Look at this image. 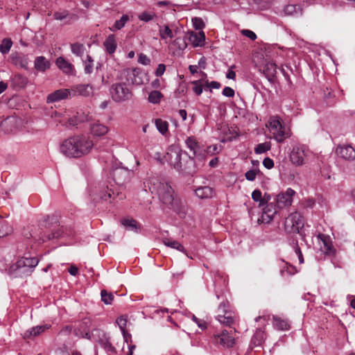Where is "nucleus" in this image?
Instances as JSON below:
<instances>
[{"label": "nucleus", "instance_id": "38", "mask_svg": "<svg viewBox=\"0 0 355 355\" xmlns=\"http://www.w3.org/2000/svg\"><path fill=\"white\" fill-rule=\"evenodd\" d=\"M163 96V94L159 91L154 90L148 94V100L150 103L158 104Z\"/></svg>", "mask_w": 355, "mask_h": 355}, {"label": "nucleus", "instance_id": "48", "mask_svg": "<svg viewBox=\"0 0 355 355\" xmlns=\"http://www.w3.org/2000/svg\"><path fill=\"white\" fill-rule=\"evenodd\" d=\"M116 323L119 327V328L122 332V334H125V327L127 324L126 318H125L124 316L119 317L116 320Z\"/></svg>", "mask_w": 355, "mask_h": 355}, {"label": "nucleus", "instance_id": "35", "mask_svg": "<svg viewBox=\"0 0 355 355\" xmlns=\"http://www.w3.org/2000/svg\"><path fill=\"white\" fill-rule=\"evenodd\" d=\"M71 53L76 55L77 57H83L85 51V46L84 44H80L79 42H75L70 44Z\"/></svg>", "mask_w": 355, "mask_h": 355}, {"label": "nucleus", "instance_id": "26", "mask_svg": "<svg viewBox=\"0 0 355 355\" xmlns=\"http://www.w3.org/2000/svg\"><path fill=\"white\" fill-rule=\"evenodd\" d=\"M187 147L189 149L190 153L188 155H191L193 159L198 157V151L200 150V145L193 137H188L185 140Z\"/></svg>", "mask_w": 355, "mask_h": 355}, {"label": "nucleus", "instance_id": "55", "mask_svg": "<svg viewBox=\"0 0 355 355\" xmlns=\"http://www.w3.org/2000/svg\"><path fill=\"white\" fill-rule=\"evenodd\" d=\"M223 94L227 97H234L235 92L234 90L230 87H225L223 90Z\"/></svg>", "mask_w": 355, "mask_h": 355}, {"label": "nucleus", "instance_id": "6", "mask_svg": "<svg viewBox=\"0 0 355 355\" xmlns=\"http://www.w3.org/2000/svg\"><path fill=\"white\" fill-rule=\"evenodd\" d=\"M90 196L94 201H109L115 198L114 185L108 182H100L92 189Z\"/></svg>", "mask_w": 355, "mask_h": 355}, {"label": "nucleus", "instance_id": "25", "mask_svg": "<svg viewBox=\"0 0 355 355\" xmlns=\"http://www.w3.org/2000/svg\"><path fill=\"white\" fill-rule=\"evenodd\" d=\"M90 133L94 137H100L106 135L109 130L108 128L100 122H94L90 125Z\"/></svg>", "mask_w": 355, "mask_h": 355}, {"label": "nucleus", "instance_id": "21", "mask_svg": "<svg viewBox=\"0 0 355 355\" xmlns=\"http://www.w3.org/2000/svg\"><path fill=\"white\" fill-rule=\"evenodd\" d=\"M72 96H89L93 94V87L89 84H79L71 89Z\"/></svg>", "mask_w": 355, "mask_h": 355}, {"label": "nucleus", "instance_id": "60", "mask_svg": "<svg viewBox=\"0 0 355 355\" xmlns=\"http://www.w3.org/2000/svg\"><path fill=\"white\" fill-rule=\"evenodd\" d=\"M191 83L193 85L192 89L197 94L200 95V80H193Z\"/></svg>", "mask_w": 355, "mask_h": 355}, {"label": "nucleus", "instance_id": "7", "mask_svg": "<svg viewBox=\"0 0 355 355\" xmlns=\"http://www.w3.org/2000/svg\"><path fill=\"white\" fill-rule=\"evenodd\" d=\"M201 330H208L209 334H212L211 339L216 344L227 347H231L234 344V339L230 336V333L227 330H223L220 334H218L212 325L206 321L201 320Z\"/></svg>", "mask_w": 355, "mask_h": 355}, {"label": "nucleus", "instance_id": "8", "mask_svg": "<svg viewBox=\"0 0 355 355\" xmlns=\"http://www.w3.org/2000/svg\"><path fill=\"white\" fill-rule=\"evenodd\" d=\"M217 320L220 324L229 327H232L236 321V315L230 309V303L226 299L219 304Z\"/></svg>", "mask_w": 355, "mask_h": 355}, {"label": "nucleus", "instance_id": "39", "mask_svg": "<svg viewBox=\"0 0 355 355\" xmlns=\"http://www.w3.org/2000/svg\"><path fill=\"white\" fill-rule=\"evenodd\" d=\"M12 46V42L10 38H5L0 44V52L2 54H7Z\"/></svg>", "mask_w": 355, "mask_h": 355}, {"label": "nucleus", "instance_id": "24", "mask_svg": "<svg viewBox=\"0 0 355 355\" xmlns=\"http://www.w3.org/2000/svg\"><path fill=\"white\" fill-rule=\"evenodd\" d=\"M10 83L12 88L15 89H19L24 88L27 85L28 79L24 75L17 73L11 76Z\"/></svg>", "mask_w": 355, "mask_h": 355}, {"label": "nucleus", "instance_id": "4", "mask_svg": "<svg viewBox=\"0 0 355 355\" xmlns=\"http://www.w3.org/2000/svg\"><path fill=\"white\" fill-rule=\"evenodd\" d=\"M38 263L37 257H21L10 267L9 274L13 277L30 276Z\"/></svg>", "mask_w": 355, "mask_h": 355}, {"label": "nucleus", "instance_id": "53", "mask_svg": "<svg viewBox=\"0 0 355 355\" xmlns=\"http://www.w3.org/2000/svg\"><path fill=\"white\" fill-rule=\"evenodd\" d=\"M241 34L251 40L254 41L257 39V35L252 31L248 29H243L241 31Z\"/></svg>", "mask_w": 355, "mask_h": 355}, {"label": "nucleus", "instance_id": "18", "mask_svg": "<svg viewBox=\"0 0 355 355\" xmlns=\"http://www.w3.org/2000/svg\"><path fill=\"white\" fill-rule=\"evenodd\" d=\"M70 95H71V89H60L49 94L46 98V102L48 103L58 102L67 98Z\"/></svg>", "mask_w": 355, "mask_h": 355}, {"label": "nucleus", "instance_id": "33", "mask_svg": "<svg viewBox=\"0 0 355 355\" xmlns=\"http://www.w3.org/2000/svg\"><path fill=\"white\" fill-rule=\"evenodd\" d=\"M130 17L128 15H123L121 17L116 20L114 24L110 28V30L112 32H115L116 31L122 29L125 24L129 21Z\"/></svg>", "mask_w": 355, "mask_h": 355}, {"label": "nucleus", "instance_id": "31", "mask_svg": "<svg viewBox=\"0 0 355 355\" xmlns=\"http://www.w3.org/2000/svg\"><path fill=\"white\" fill-rule=\"evenodd\" d=\"M99 344L102 348H103L106 352L110 354L116 353V349L112 345L108 338L104 335V337L99 340Z\"/></svg>", "mask_w": 355, "mask_h": 355}, {"label": "nucleus", "instance_id": "44", "mask_svg": "<svg viewBox=\"0 0 355 355\" xmlns=\"http://www.w3.org/2000/svg\"><path fill=\"white\" fill-rule=\"evenodd\" d=\"M157 17V15L155 12H150L147 11H144L139 15L138 18L140 21L144 22H148L155 18Z\"/></svg>", "mask_w": 355, "mask_h": 355}, {"label": "nucleus", "instance_id": "28", "mask_svg": "<svg viewBox=\"0 0 355 355\" xmlns=\"http://www.w3.org/2000/svg\"><path fill=\"white\" fill-rule=\"evenodd\" d=\"M103 46L105 51L110 55H112L117 47L115 35L113 34L109 35L103 42Z\"/></svg>", "mask_w": 355, "mask_h": 355}, {"label": "nucleus", "instance_id": "12", "mask_svg": "<svg viewBox=\"0 0 355 355\" xmlns=\"http://www.w3.org/2000/svg\"><path fill=\"white\" fill-rule=\"evenodd\" d=\"M133 172L125 167H116L112 170V175L114 182L119 186H123L129 181Z\"/></svg>", "mask_w": 355, "mask_h": 355}, {"label": "nucleus", "instance_id": "61", "mask_svg": "<svg viewBox=\"0 0 355 355\" xmlns=\"http://www.w3.org/2000/svg\"><path fill=\"white\" fill-rule=\"evenodd\" d=\"M71 330L72 327L71 326L67 325L60 331L59 334L64 336H68L71 334Z\"/></svg>", "mask_w": 355, "mask_h": 355}, {"label": "nucleus", "instance_id": "34", "mask_svg": "<svg viewBox=\"0 0 355 355\" xmlns=\"http://www.w3.org/2000/svg\"><path fill=\"white\" fill-rule=\"evenodd\" d=\"M121 223L123 226L130 230L137 232L138 230L140 229V225L137 220L133 218H125L121 220Z\"/></svg>", "mask_w": 355, "mask_h": 355}, {"label": "nucleus", "instance_id": "2", "mask_svg": "<svg viewBox=\"0 0 355 355\" xmlns=\"http://www.w3.org/2000/svg\"><path fill=\"white\" fill-rule=\"evenodd\" d=\"M39 225L42 229L45 228L49 232H41L37 236H33L31 234V236L37 241L46 242L53 239H58L69 235L65 232V228L63 226H60L59 218L55 215L46 216L40 221Z\"/></svg>", "mask_w": 355, "mask_h": 355}, {"label": "nucleus", "instance_id": "11", "mask_svg": "<svg viewBox=\"0 0 355 355\" xmlns=\"http://www.w3.org/2000/svg\"><path fill=\"white\" fill-rule=\"evenodd\" d=\"M110 92L112 100L116 103L129 101L132 96L131 90L124 83H118L112 85Z\"/></svg>", "mask_w": 355, "mask_h": 355}, {"label": "nucleus", "instance_id": "54", "mask_svg": "<svg viewBox=\"0 0 355 355\" xmlns=\"http://www.w3.org/2000/svg\"><path fill=\"white\" fill-rule=\"evenodd\" d=\"M263 339H264V333L261 330L257 331L253 338V340H258V343L257 344L258 345H261V343L263 340ZM254 343H256V341H254Z\"/></svg>", "mask_w": 355, "mask_h": 355}, {"label": "nucleus", "instance_id": "5", "mask_svg": "<svg viewBox=\"0 0 355 355\" xmlns=\"http://www.w3.org/2000/svg\"><path fill=\"white\" fill-rule=\"evenodd\" d=\"M157 193L160 202L170 209H175L179 206V199L174 189L167 182H159L157 187Z\"/></svg>", "mask_w": 355, "mask_h": 355}, {"label": "nucleus", "instance_id": "58", "mask_svg": "<svg viewBox=\"0 0 355 355\" xmlns=\"http://www.w3.org/2000/svg\"><path fill=\"white\" fill-rule=\"evenodd\" d=\"M166 70V66L164 64H159L155 71V76L157 77L162 76Z\"/></svg>", "mask_w": 355, "mask_h": 355}, {"label": "nucleus", "instance_id": "64", "mask_svg": "<svg viewBox=\"0 0 355 355\" xmlns=\"http://www.w3.org/2000/svg\"><path fill=\"white\" fill-rule=\"evenodd\" d=\"M78 269L76 266H71L68 269L69 273L72 276H76L78 274Z\"/></svg>", "mask_w": 355, "mask_h": 355}, {"label": "nucleus", "instance_id": "37", "mask_svg": "<svg viewBox=\"0 0 355 355\" xmlns=\"http://www.w3.org/2000/svg\"><path fill=\"white\" fill-rule=\"evenodd\" d=\"M84 64V72L86 74H90L93 71L94 68V60L92 56L89 55H87L86 59L83 60Z\"/></svg>", "mask_w": 355, "mask_h": 355}, {"label": "nucleus", "instance_id": "29", "mask_svg": "<svg viewBox=\"0 0 355 355\" xmlns=\"http://www.w3.org/2000/svg\"><path fill=\"white\" fill-rule=\"evenodd\" d=\"M55 64L60 70L67 74L71 73L74 69L73 65L63 57L58 58L55 61Z\"/></svg>", "mask_w": 355, "mask_h": 355}, {"label": "nucleus", "instance_id": "23", "mask_svg": "<svg viewBox=\"0 0 355 355\" xmlns=\"http://www.w3.org/2000/svg\"><path fill=\"white\" fill-rule=\"evenodd\" d=\"M277 205L274 206L272 203L268 204L263 209L261 217V221L265 223H269L273 218L275 214L277 213Z\"/></svg>", "mask_w": 355, "mask_h": 355}, {"label": "nucleus", "instance_id": "57", "mask_svg": "<svg viewBox=\"0 0 355 355\" xmlns=\"http://www.w3.org/2000/svg\"><path fill=\"white\" fill-rule=\"evenodd\" d=\"M220 150V146L217 145H212L207 147V152L210 154L218 153Z\"/></svg>", "mask_w": 355, "mask_h": 355}, {"label": "nucleus", "instance_id": "62", "mask_svg": "<svg viewBox=\"0 0 355 355\" xmlns=\"http://www.w3.org/2000/svg\"><path fill=\"white\" fill-rule=\"evenodd\" d=\"M206 87L208 88L219 89L220 83L216 81H211V83H207Z\"/></svg>", "mask_w": 355, "mask_h": 355}, {"label": "nucleus", "instance_id": "30", "mask_svg": "<svg viewBox=\"0 0 355 355\" xmlns=\"http://www.w3.org/2000/svg\"><path fill=\"white\" fill-rule=\"evenodd\" d=\"M273 325L278 330L286 331L290 329L288 321L277 316L273 318Z\"/></svg>", "mask_w": 355, "mask_h": 355}, {"label": "nucleus", "instance_id": "13", "mask_svg": "<svg viewBox=\"0 0 355 355\" xmlns=\"http://www.w3.org/2000/svg\"><path fill=\"white\" fill-rule=\"evenodd\" d=\"M295 191L288 188L285 193H281L276 196L277 207L282 209L286 207L291 205L293 201V196L295 195Z\"/></svg>", "mask_w": 355, "mask_h": 355}, {"label": "nucleus", "instance_id": "41", "mask_svg": "<svg viewBox=\"0 0 355 355\" xmlns=\"http://www.w3.org/2000/svg\"><path fill=\"white\" fill-rule=\"evenodd\" d=\"M159 34L160 37L164 40L166 38H173L174 37L173 33L168 26L161 27L159 30Z\"/></svg>", "mask_w": 355, "mask_h": 355}, {"label": "nucleus", "instance_id": "16", "mask_svg": "<svg viewBox=\"0 0 355 355\" xmlns=\"http://www.w3.org/2000/svg\"><path fill=\"white\" fill-rule=\"evenodd\" d=\"M305 152L302 146H294L290 154L291 162L296 166L304 164Z\"/></svg>", "mask_w": 355, "mask_h": 355}, {"label": "nucleus", "instance_id": "32", "mask_svg": "<svg viewBox=\"0 0 355 355\" xmlns=\"http://www.w3.org/2000/svg\"><path fill=\"white\" fill-rule=\"evenodd\" d=\"M185 37L189 45H191L192 47H197L200 46V37L196 33H194L193 31L187 32Z\"/></svg>", "mask_w": 355, "mask_h": 355}, {"label": "nucleus", "instance_id": "1", "mask_svg": "<svg viewBox=\"0 0 355 355\" xmlns=\"http://www.w3.org/2000/svg\"><path fill=\"white\" fill-rule=\"evenodd\" d=\"M93 141L84 135H74L64 140L60 146V152L69 158H80L90 153Z\"/></svg>", "mask_w": 355, "mask_h": 355}, {"label": "nucleus", "instance_id": "27", "mask_svg": "<svg viewBox=\"0 0 355 355\" xmlns=\"http://www.w3.org/2000/svg\"><path fill=\"white\" fill-rule=\"evenodd\" d=\"M51 64L44 56H37L34 60V68L39 72L44 73L49 69Z\"/></svg>", "mask_w": 355, "mask_h": 355}, {"label": "nucleus", "instance_id": "14", "mask_svg": "<svg viewBox=\"0 0 355 355\" xmlns=\"http://www.w3.org/2000/svg\"><path fill=\"white\" fill-rule=\"evenodd\" d=\"M10 60L12 64L18 68L28 69L29 59L27 55L18 52L12 53L10 55Z\"/></svg>", "mask_w": 355, "mask_h": 355}, {"label": "nucleus", "instance_id": "22", "mask_svg": "<svg viewBox=\"0 0 355 355\" xmlns=\"http://www.w3.org/2000/svg\"><path fill=\"white\" fill-rule=\"evenodd\" d=\"M262 71L268 81L270 83L275 82L277 73V65L275 62L272 61H266Z\"/></svg>", "mask_w": 355, "mask_h": 355}, {"label": "nucleus", "instance_id": "19", "mask_svg": "<svg viewBox=\"0 0 355 355\" xmlns=\"http://www.w3.org/2000/svg\"><path fill=\"white\" fill-rule=\"evenodd\" d=\"M336 154L345 160H354L355 159V150L349 145L338 146L336 150Z\"/></svg>", "mask_w": 355, "mask_h": 355}, {"label": "nucleus", "instance_id": "45", "mask_svg": "<svg viewBox=\"0 0 355 355\" xmlns=\"http://www.w3.org/2000/svg\"><path fill=\"white\" fill-rule=\"evenodd\" d=\"M215 195V192L212 187H201V199L211 198Z\"/></svg>", "mask_w": 355, "mask_h": 355}, {"label": "nucleus", "instance_id": "40", "mask_svg": "<svg viewBox=\"0 0 355 355\" xmlns=\"http://www.w3.org/2000/svg\"><path fill=\"white\" fill-rule=\"evenodd\" d=\"M163 243L166 246L176 249L181 252H182L184 249V246L177 241L165 239L163 240Z\"/></svg>", "mask_w": 355, "mask_h": 355}, {"label": "nucleus", "instance_id": "56", "mask_svg": "<svg viewBox=\"0 0 355 355\" xmlns=\"http://www.w3.org/2000/svg\"><path fill=\"white\" fill-rule=\"evenodd\" d=\"M257 175V171L255 170H249L245 174V178L249 181H253L255 180Z\"/></svg>", "mask_w": 355, "mask_h": 355}, {"label": "nucleus", "instance_id": "52", "mask_svg": "<svg viewBox=\"0 0 355 355\" xmlns=\"http://www.w3.org/2000/svg\"><path fill=\"white\" fill-rule=\"evenodd\" d=\"M138 62L144 65H148L150 63V60L146 54L140 53L138 57Z\"/></svg>", "mask_w": 355, "mask_h": 355}, {"label": "nucleus", "instance_id": "63", "mask_svg": "<svg viewBox=\"0 0 355 355\" xmlns=\"http://www.w3.org/2000/svg\"><path fill=\"white\" fill-rule=\"evenodd\" d=\"M235 68V65H232L229 69L226 77L229 79H234L236 77V73L232 70V69Z\"/></svg>", "mask_w": 355, "mask_h": 355}, {"label": "nucleus", "instance_id": "15", "mask_svg": "<svg viewBox=\"0 0 355 355\" xmlns=\"http://www.w3.org/2000/svg\"><path fill=\"white\" fill-rule=\"evenodd\" d=\"M304 0L299 1H291L287 5H286L284 8V12L286 15H293L297 14H302L303 6H304Z\"/></svg>", "mask_w": 355, "mask_h": 355}, {"label": "nucleus", "instance_id": "51", "mask_svg": "<svg viewBox=\"0 0 355 355\" xmlns=\"http://www.w3.org/2000/svg\"><path fill=\"white\" fill-rule=\"evenodd\" d=\"M260 9H266L269 6L270 0H250Z\"/></svg>", "mask_w": 355, "mask_h": 355}, {"label": "nucleus", "instance_id": "46", "mask_svg": "<svg viewBox=\"0 0 355 355\" xmlns=\"http://www.w3.org/2000/svg\"><path fill=\"white\" fill-rule=\"evenodd\" d=\"M271 148L270 142L259 144L254 148L256 154H261L267 152Z\"/></svg>", "mask_w": 355, "mask_h": 355}, {"label": "nucleus", "instance_id": "3", "mask_svg": "<svg viewBox=\"0 0 355 355\" xmlns=\"http://www.w3.org/2000/svg\"><path fill=\"white\" fill-rule=\"evenodd\" d=\"M166 159L178 171L191 174L196 168V159H193L191 155L181 150L171 148L166 154Z\"/></svg>", "mask_w": 355, "mask_h": 355}, {"label": "nucleus", "instance_id": "20", "mask_svg": "<svg viewBox=\"0 0 355 355\" xmlns=\"http://www.w3.org/2000/svg\"><path fill=\"white\" fill-rule=\"evenodd\" d=\"M51 327V325L48 324H44L33 327L25 331L23 334V337L24 339L33 338L36 336L41 335L42 333L45 332L46 330L50 329Z\"/></svg>", "mask_w": 355, "mask_h": 355}, {"label": "nucleus", "instance_id": "10", "mask_svg": "<svg viewBox=\"0 0 355 355\" xmlns=\"http://www.w3.org/2000/svg\"><path fill=\"white\" fill-rule=\"evenodd\" d=\"M268 128L272 134L273 138L278 142L282 143L286 138L290 137L288 130L282 124L278 116H272L268 121Z\"/></svg>", "mask_w": 355, "mask_h": 355}, {"label": "nucleus", "instance_id": "50", "mask_svg": "<svg viewBox=\"0 0 355 355\" xmlns=\"http://www.w3.org/2000/svg\"><path fill=\"white\" fill-rule=\"evenodd\" d=\"M252 198L254 201L259 202V207H263L262 193L260 190L255 189L252 193Z\"/></svg>", "mask_w": 355, "mask_h": 355}, {"label": "nucleus", "instance_id": "43", "mask_svg": "<svg viewBox=\"0 0 355 355\" xmlns=\"http://www.w3.org/2000/svg\"><path fill=\"white\" fill-rule=\"evenodd\" d=\"M12 232V227L6 222L0 221V238L4 237Z\"/></svg>", "mask_w": 355, "mask_h": 355}, {"label": "nucleus", "instance_id": "36", "mask_svg": "<svg viewBox=\"0 0 355 355\" xmlns=\"http://www.w3.org/2000/svg\"><path fill=\"white\" fill-rule=\"evenodd\" d=\"M155 124L157 130L163 135H164L168 129V123L167 121L162 120V119H156L155 120Z\"/></svg>", "mask_w": 355, "mask_h": 355}, {"label": "nucleus", "instance_id": "59", "mask_svg": "<svg viewBox=\"0 0 355 355\" xmlns=\"http://www.w3.org/2000/svg\"><path fill=\"white\" fill-rule=\"evenodd\" d=\"M263 165L268 169H270L274 166V162L269 157H266L263 161Z\"/></svg>", "mask_w": 355, "mask_h": 355}, {"label": "nucleus", "instance_id": "9", "mask_svg": "<svg viewBox=\"0 0 355 355\" xmlns=\"http://www.w3.org/2000/svg\"><path fill=\"white\" fill-rule=\"evenodd\" d=\"M304 218L300 212H293L285 219L284 229L288 234L297 233L300 236H302L301 230L304 227Z\"/></svg>", "mask_w": 355, "mask_h": 355}, {"label": "nucleus", "instance_id": "49", "mask_svg": "<svg viewBox=\"0 0 355 355\" xmlns=\"http://www.w3.org/2000/svg\"><path fill=\"white\" fill-rule=\"evenodd\" d=\"M140 75H142V73H141L140 71L136 69L132 71V76H134V78L132 80V84L137 85L143 84V80L140 77Z\"/></svg>", "mask_w": 355, "mask_h": 355}, {"label": "nucleus", "instance_id": "17", "mask_svg": "<svg viewBox=\"0 0 355 355\" xmlns=\"http://www.w3.org/2000/svg\"><path fill=\"white\" fill-rule=\"evenodd\" d=\"M53 18L58 21H64V24H70L78 19V15L70 13L67 10H61L54 12Z\"/></svg>", "mask_w": 355, "mask_h": 355}, {"label": "nucleus", "instance_id": "47", "mask_svg": "<svg viewBox=\"0 0 355 355\" xmlns=\"http://www.w3.org/2000/svg\"><path fill=\"white\" fill-rule=\"evenodd\" d=\"M101 300L106 304H111L114 300V295L105 290L101 291Z\"/></svg>", "mask_w": 355, "mask_h": 355}, {"label": "nucleus", "instance_id": "42", "mask_svg": "<svg viewBox=\"0 0 355 355\" xmlns=\"http://www.w3.org/2000/svg\"><path fill=\"white\" fill-rule=\"evenodd\" d=\"M173 44L180 50H184L189 46L186 37H178L174 41Z\"/></svg>", "mask_w": 355, "mask_h": 355}]
</instances>
